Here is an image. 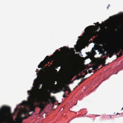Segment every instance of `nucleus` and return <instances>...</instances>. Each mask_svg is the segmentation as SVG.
Instances as JSON below:
<instances>
[{
	"mask_svg": "<svg viewBox=\"0 0 123 123\" xmlns=\"http://www.w3.org/2000/svg\"><path fill=\"white\" fill-rule=\"evenodd\" d=\"M28 94L29 95L28 99L31 103L30 110L28 111L26 109L22 108L21 111L17 115V117L16 119V120L18 123H21L22 122V120L27 118L30 115L29 114L30 112L31 111H34L35 109L36 106L34 104L36 102L38 104L37 106L41 110L39 112L40 114L42 112L43 110L48 104L46 103H43L42 102H39L40 98L38 96H36L35 97V99L33 98V92L32 90H28L27 91Z\"/></svg>",
	"mask_w": 123,
	"mask_h": 123,
	"instance_id": "nucleus-1",
	"label": "nucleus"
},
{
	"mask_svg": "<svg viewBox=\"0 0 123 123\" xmlns=\"http://www.w3.org/2000/svg\"><path fill=\"white\" fill-rule=\"evenodd\" d=\"M11 114L10 108L3 106L0 109V120L4 122H6L9 118Z\"/></svg>",
	"mask_w": 123,
	"mask_h": 123,
	"instance_id": "nucleus-2",
	"label": "nucleus"
},
{
	"mask_svg": "<svg viewBox=\"0 0 123 123\" xmlns=\"http://www.w3.org/2000/svg\"><path fill=\"white\" fill-rule=\"evenodd\" d=\"M50 94L51 92H47L46 94L44 96L42 99L44 103H46L49 104L51 103L54 104L56 101L55 98L53 96H51Z\"/></svg>",
	"mask_w": 123,
	"mask_h": 123,
	"instance_id": "nucleus-3",
	"label": "nucleus"
},
{
	"mask_svg": "<svg viewBox=\"0 0 123 123\" xmlns=\"http://www.w3.org/2000/svg\"><path fill=\"white\" fill-rule=\"evenodd\" d=\"M53 55H51L49 57L48 56H47L45 59V61H43L41 62L39 64L38 66V68H41V67H43L46 64V63H48L51 60H52L53 59Z\"/></svg>",
	"mask_w": 123,
	"mask_h": 123,
	"instance_id": "nucleus-4",
	"label": "nucleus"
},
{
	"mask_svg": "<svg viewBox=\"0 0 123 123\" xmlns=\"http://www.w3.org/2000/svg\"><path fill=\"white\" fill-rule=\"evenodd\" d=\"M117 44L116 42L113 41L109 42L107 45V47L108 48H116L118 50L121 51L120 50L121 49V46H117Z\"/></svg>",
	"mask_w": 123,
	"mask_h": 123,
	"instance_id": "nucleus-5",
	"label": "nucleus"
},
{
	"mask_svg": "<svg viewBox=\"0 0 123 123\" xmlns=\"http://www.w3.org/2000/svg\"><path fill=\"white\" fill-rule=\"evenodd\" d=\"M100 32H123V31H90V39L93 36H96L97 37L100 38L101 36Z\"/></svg>",
	"mask_w": 123,
	"mask_h": 123,
	"instance_id": "nucleus-6",
	"label": "nucleus"
},
{
	"mask_svg": "<svg viewBox=\"0 0 123 123\" xmlns=\"http://www.w3.org/2000/svg\"><path fill=\"white\" fill-rule=\"evenodd\" d=\"M60 90L63 91L65 93L66 91H68L69 92H71L70 89L68 86L64 85L62 87H58Z\"/></svg>",
	"mask_w": 123,
	"mask_h": 123,
	"instance_id": "nucleus-7",
	"label": "nucleus"
},
{
	"mask_svg": "<svg viewBox=\"0 0 123 123\" xmlns=\"http://www.w3.org/2000/svg\"><path fill=\"white\" fill-rule=\"evenodd\" d=\"M107 47V49H114L113 50H112V52L114 53V54H117V53H118L120 51L119 50H118L117 49H116V48H108L107 47V45L106 46Z\"/></svg>",
	"mask_w": 123,
	"mask_h": 123,
	"instance_id": "nucleus-8",
	"label": "nucleus"
},
{
	"mask_svg": "<svg viewBox=\"0 0 123 123\" xmlns=\"http://www.w3.org/2000/svg\"><path fill=\"white\" fill-rule=\"evenodd\" d=\"M107 53L109 55V56L110 58H111L114 54V53L111 50L108 51L107 52Z\"/></svg>",
	"mask_w": 123,
	"mask_h": 123,
	"instance_id": "nucleus-9",
	"label": "nucleus"
},
{
	"mask_svg": "<svg viewBox=\"0 0 123 123\" xmlns=\"http://www.w3.org/2000/svg\"><path fill=\"white\" fill-rule=\"evenodd\" d=\"M108 56L107 55L106 57H105L101 59L100 61V64L105 63V61L106 59V57H108Z\"/></svg>",
	"mask_w": 123,
	"mask_h": 123,
	"instance_id": "nucleus-10",
	"label": "nucleus"
},
{
	"mask_svg": "<svg viewBox=\"0 0 123 123\" xmlns=\"http://www.w3.org/2000/svg\"><path fill=\"white\" fill-rule=\"evenodd\" d=\"M98 67H97V66H96L95 65L92 67V69L96 72V71L97 70L95 69H98Z\"/></svg>",
	"mask_w": 123,
	"mask_h": 123,
	"instance_id": "nucleus-11",
	"label": "nucleus"
},
{
	"mask_svg": "<svg viewBox=\"0 0 123 123\" xmlns=\"http://www.w3.org/2000/svg\"><path fill=\"white\" fill-rule=\"evenodd\" d=\"M74 74H71L70 75L69 77L70 78V79L71 80L74 77Z\"/></svg>",
	"mask_w": 123,
	"mask_h": 123,
	"instance_id": "nucleus-12",
	"label": "nucleus"
},
{
	"mask_svg": "<svg viewBox=\"0 0 123 123\" xmlns=\"http://www.w3.org/2000/svg\"><path fill=\"white\" fill-rule=\"evenodd\" d=\"M67 48V50H68L69 51V48H67L66 47H64L63 48H60V49H64V50H66V48Z\"/></svg>",
	"mask_w": 123,
	"mask_h": 123,
	"instance_id": "nucleus-13",
	"label": "nucleus"
},
{
	"mask_svg": "<svg viewBox=\"0 0 123 123\" xmlns=\"http://www.w3.org/2000/svg\"><path fill=\"white\" fill-rule=\"evenodd\" d=\"M86 78L85 79H82L81 80V81L80 82H79L78 84V85H79L82 82H83L86 79Z\"/></svg>",
	"mask_w": 123,
	"mask_h": 123,
	"instance_id": "nucleus-14",
	"label": "nucleus"
},
{
	"mask_svg": "<svg viewBox=\"0 0 123 123\" xmlns=\"http://www.w3.org/2000/svg\"><path fill=\"white\" fill-rule=\"evenodd\" d=\"M27 102L25 101H23L22 102V105H25L26 104Z\"/></svg>",
	"mask_w": 123,
	"mask_h": 123,
	"instance_id": "nucleus-15",
	"label": "nucleus"
},
{
	"mask_svg": "<svg viewBox=\"0 0 123 123\" xmlns=\"http://www.w3.org/2000/svg\"><path fill=\"white\" fill-rule=\"evenodd\" d=\"M122 54V52H121L120 53H119V54L118 55H117V57H120L121 55H123Z\"/></svg>",
	"mask_w": 123,
	"mask_h": 123,
	"instance_id": "nucleus-16",
	"label": "nucleus"
},
{
	"mask_svg": "<svg viewBox=\"0 0 123 123\" xmlns=\"http://www.w3.org/2000/svg\"><path fill=\"white\" fill-rule=\"evenodd\" d=\"M59 52V51L57 49L56 51H55L54 53V54H56V55H57L58 53Z\"/></svg>",
	"mask_w": 123,
	"mask_h": 123,
	"instance_id": "nucleus-17",
	"label": "nucleus"
},
{
	"mask_svg": "<svg viewBox=\"0 0 123 123\" xmlns=\"http://www.w3.org/2000/svg\"><path fill=\"white\" fill-rule=\"evenodd\" d=\"M18 106H17L16 107L15 109L14 110V112L13 113L12 115H13L17 111V109H18Z\"/></svg>",
	"mask_w": 123,
	"mask_h": 123,
	"instance_id": "nucleus-18",
	"label": "nucleus"
},
{
	"mask_svg": "<svg viewBox=\"0 0 123 123\" xmlns=\"http://www.w3.org/2000/svg\"><path fill=\"white\" fill-rule=\"evenodd\" d=\"M67 60L69 61L70 62H71L72 61V59L70 57H69L67 59Z\"/></svg>",
	"mask_w": 123,
	"mask_h": 123,
	"instance_id": "nucleus-19",
	"label": "nucleus"
},
{
	"mask_svg": "<svg viewBox=\"0 0 123 123\" xmlns=\"http://www.w3.org/2000/svg\"><path fill=\"white\" fill-rule=\"evenodd\" d=\"M83 72L85 73V75H85L88 74L87 70L84 71Z\"/></svg>",
	"mask_w": 123,
	"mask_h": 123,
	"instance_id": "nucleus-20",
	"label": "nucleus"
},
{
	"mask_svg": "<svg viewBox=\"0 0 123 123\" xmlns=\"http://www.w3.org/2000/svg\"><path fill=\"white\" fill-rule=\"evenodd\" d=\"M40 84H38L37 85V88L40 91V89H39V88H40Z\"/></svg>",
	"mask_w": 123,
	"mask_h": 123,
	"instance_id": "nucleus-21",
	"label": "nucleus"
},
{
	"mask_svg": "<svg viewBox=\"0 0 123 123\" xmlns=\"http://www.w3.org/2000/svg\"><path fill=\"white\" fill-rule=\"evenodd\" d=\"M80 76L81 78H84V77H85V75H82V74L81 73V75Z\"/></svg>",
	"mask_w": 123,
	"mask_h": 123,
	"instance_id": "nucleus-22",
	"label": "nucleus"
},
{
	"mask_svg": "<svg viewBox=\"0 0 123 123\" xmlns=\"http://www.w3.org/2000/svg\"><path fill=\"white\" fill-rule=\"evenodd\" d=\"M81 78V77L80 76L78 75V76L76 78V79L77 80H78L80 78Z\"/></svg>",
	"mask_w": 123,
	"mask_h": 123,
	"instance_id": "nucleus-23",
	"label": "nucleus"
},
{
	"mask_svg": "<svg viewBox=\"0 0 123 123\" xmlns=\"http://www.w3.org/2000/svg\"><path fill=\"white\" fill-rule=\"evenodd\" d=\"M96 66H97V67H99L100 66V64L98 63H97L95 65Z\"/></svg>",
	"mask_w": 123,
	"mask_h": 123,
	"instance_id": "nucleus-24",
	"label": "nucleus"
},
{
	"mask_svg": "<svg viewBox=\"0 0 123 123\" xmlns=\"http://www.w3.org/2000/svg\"><path fill=\"white\" fill-rule=\"evenodd\" d=\"M121 50H123V44L122 45H121Z\"/></svg>",
	"mask_w": 123,
	"mask_h": 123,
	"instance_id": "nucleus-25",
	"label": "nucleus"
},
{
	"mask_svg": "<svg viewBox=\"0 0 123 123\" xmlns=\"http://www.w3.org/2000/svg\"><path fill=\"white\" fill-rule=\"evenodd\" d=\"M63 97L65 98L67 97L65 95V93H64V94L63 95Z\"/></svg>",
	"mask_w": 123,
	"mask_h": 123,
	"instance_id": "nucleus-26",
	"label": "nucleus"
},
{
	"mask_svg": "<svg viewBox=\"0 0 123 123\" xmlns=\"http://www.w3.org/2000/svg\"><path fill=\"white\" fill-rule=\"evenodd\" d=\"M88 73H91L92 72V71L91 70H89L88 71Z\"/></svg>",
	"mask_w": 123,
	"mask_h": 123,
	"instance_id": "nucleus-27",
	"label": "nucleus"
},
{
	"mask_svg": "<svg viewBox=\"0 0 123 123\" xmlns=\"http://www.w3.org/2000/svg\"><path fill=\"white\" fill-rule=\"evenodd\" d=\"M105 63H102L101 64H102V65L103 66H105Z\"/></svg>",
	"mask_w": 123,
	"mask_h": 123,
	"instance_id": "nucleus-28",
	"label": "nucleus"
},
{
	"mask_svg": "<svg viewBox=\"0 0 123 123\" xmlns=\"http://www.w3.org/2000/svg\"><path fill=\"white\" fill-rule=\"evenodd\" d=\"M56 90H57V91H58V92H60V91H59V90H58V88H56Z\"/></svg>",
	"mask_w": 123,
	"mask_h": 123,
	"instance_id": "nucleus-29",
	"label": "nucleus"
},
{
	"mask_svg": "<svg viewBox=\"0 0 123 123\" xmlns=\"http://www.w3.org/2000/svg\"><path fill=\"white\" fill-rule=\"evenodd\" d=\"M43 84V82H41V83H40V84Z\"/></svg>",
	"mask_w": 123,
	"mask_h": 123,
	"instance_id": "nucleus-30",
	"label": "nucleus"
},
{
	"mask_svg": "<svg viewBox=\"0 0 123 123\" xmlns=\"http://www.w3.org/2000/svg\"><path fill=\"white\" fill-rule=\"evenodd\" d=\"M70 93V92H69L68 93V94H67L68 95H69Z\"/></svg>",
	"mask_w": 123,
	"mask_h": 123,
	"instance_id": "nucleus-31",
	"label": "nucleus"
},
{
	"mask_svg": "<svg viewBox=\"0 0 123 123\" xmlns=\"http://www.w3.org/2000/svg\"><path fill=\"white\" fill-rule=\"evenodd\" d=\"M120 114V113H117V114H116V115H117V114Z\"/></svg>",
	"mask_w": 123,
	"mask_h": 123,
	"instance_id": "nucleus-32",
	"label": "nucleus"
},
{
	"mask_svg": "<svg viewBox=\"0 0 123 123\" xmlns=\"http://www.w3.org/2000/svg\"><path fill=\"white\" fill-rule=\"evenodd\" d=\"M42 87H44V86L43 85H42Z\"/></svg>",
	"mask_w": 123,
	"mask_h": 123,
	"instance_id": "nucleus-33",
	"label": "nucleus"
},
{
	"mask_svg": "<svg viewBox=\"0 0 123 123\" xmlns=\"http://www.w3.org/2000/svg\"><path fill=\"white\" fill-rule=\"evenodd\" d=\"M110 18H112L113 17H110Z\"/></svg>",
	"mask_w": 123,
	"mask_h": 123,
	"instance_id": "nucleus-34",
	"label": "nucleus"
},
{
	"mask_svg": "<svg viewBox=\"0 0 123 123\" xmlns=\"http://www.w3.org/2000/svg\"><path fill=\"white\" fill-rule=\"evenodd\" d=\"M73 81H72L71 82V83H73Z\"/></svg>",
	"mask_w": 123,
	"mask_h": 123,
	"instance_id": "nucleus-35",
	"label": "nucleus"
},
{
	"mask_svg": "<svg viewBox=\"0 0 123 123\" xmlns=\"http://www.w3.org/2000/svg\"><path fill=\"white\" fill-rule=\"evenodd\" d=\"M76 79H76H74V81Z\"/></svg>",
	"mask_w": 123,
	"mask_h": 123,
	"instance_id": "nucleus-36",
	"label": "nucleus"
},
{
	"mask_svg": "<svg viewBox=\"0 0 123 123\" xmlns=\"http://www.w3.org/2000/svg\"><path fill=\"white\" fill-rule=\"evenodd\" d=\"M80 37H81L80 36H79V37H78V38H80Z\"/></svg>",
	"mask_w": 123,
	"mask_h": 123,
	"instance_id": "nucleus-37",
	"label": "nucleus"
},
{
	"mask_svg": "<svg viewBox=\"0 0 123 123\" xmlns=\"http://www.w3.org/2000/svg\"><path fill=\"white\" fill-rule=\"evenodd\" d=\"M123 109V107L122 108V109L121 110H122Z\"/></svg>",
	"mask_w": 123,
	"mask_h": 123,
	"instance_id": "nucleus-38",
	"label": "nucleus"
},
{
	"mask_svg": "<svg viewBox=\"0 0 123 123\" xmlns=\"http://www.w3.org/2000/svg\"><path fill=\"white\" fill-rule=\"evenodd\" d=\"M55 70V71H57V70Z\"/></svg>",
	"mask_w": 123,
	"mask_h": 123,
	"instance_id": "nucleus-39",
	"label": "nucleus"
},
{
	"mask_svg": "<svg viewBox=\"0 0 123 123\" xmlns=\"http://www.w3.org/2000/svg\"><path fill=\"white\" fill-rule=\"evenodd\" d=\"M102 68V67H101V68Z\"/></svg>",
	"mask_w": 123,
	"mask_h": 123,
	"instance_id": "nucleus-40",
	"label": "nucleus"
},
{
	"mask_svg": "<svg viewBox=\"0 0 123 123\" xmlns=\"http://www.w3.org/2000/svg\"><path fill=\"white\" fill-rule=\"evenodd\" d=\"M110 117H111V116H110Z\"/></svg>",
	"mask_w": 123,
	"mask_h": 123,
	"instance_id": "nucleus-41",
	"label": "nucleus"
}]
</instances>
